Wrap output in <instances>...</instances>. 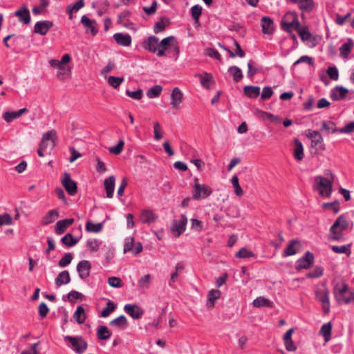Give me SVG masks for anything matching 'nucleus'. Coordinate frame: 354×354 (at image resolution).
<instances>
[{"label": "nucleus", "instance_id": "17", "mask_svg": "<svg viewBox=\"0 0 354 354\" xmlns=\"http://www.w3.org/2000/svg\"><path fill=\"white\" fill-rule=\"evenodd\" d=\"M261 26L263 34L272 35L274 32L275 26L271 17L263 16L261 19Z\"/></svg>", "mask_w": 354, "mask_h": 354}, {"label": "nucleus", "instance_id": "28", "mask_svg": "<svg viewBox=\"0 0 354 354\" xmlns=\"http://www.w3.org/2000/svg\"><path fill=\"white\" fill-rule=\"evenodd\" d=\"M158 216L151 210L143 209L140 214V221L143 223L149 224L155 221Z\"/></svg>", "mask_w": 354, "mask_h": 354}, {"label": "nucleus", "instance_id": "25", "mask_svg": "<svg viewBox=\"0 0 354 354\" xmlns=\"http://www.w3.org/2000/svg\"><path fill=\"white\" fill-rule=\"evenodd\" d=\"M115 178L113 175L110 176L108 178L104 180V186L107 198H113L115 189Z\"/></svg>", "mask_w": 354, "mask_h": 354}, {"label": "nucleus", "instance_id": "14", "mask_svg": "<svg viewBox=\"0 0 354 354\" xmlns=\"http://www.w3.org/2000/svg\"><path fill=\"white\" fill-rule=\"evenodd\" d=\"M315 297L316 299L322 303L324 313L328 314L330 311L329 291L328 289H325L321 292H317Z\"/></svg>", "mask_w": 354, "mask_h": 354}, {"label": "nucleus", "instance_id": "4", "mask_svg": "<svg viewBox=\"0 0 354 354\" xmlns=\"http://www.w3.org/2000/svg\"><path fill=\"white\" fill-rule=\"evenodd\" d=\"M68 347L71 348L77 354H82L88 348L87 342L82 336H64Z\"/></svg>", "mask_w": 354, "mask_h": 354}, {"label": "nucleus", "instance_id": "45", "mask_svg": "<svg viewBox=\"0 0 354 354\" xmlns=\"http://www.w3.org/2000/svg\"><path fill=\"white\" fill-rule=\"evenodd\" d=\"M101 249L105 251L106 262L104 263V265L108 266L111 260L114 257V248L111 245H104Z\"/></svg>", "mask_w": 354, "mask_h": 354}, {"label": "nucleus", "instance_id": "53", "mask_svg": "<svg viewBox=\"0 0 354 354\" xmlns=\"http://www.w3.org/2000/svg\"><path fill=\"white\" fill-rule=\"evenodd\" d=\"M67 297H68V300L71 302V303H75L77 300L80 299V300H82L83 299H84V295L77 291V290H71V292H69L67 295Z\"/></svg>", "mask_w": 354, "mask_h": 354}, {"label": "nucleus", "instance_id": "62", "mask_svg": "<svg viewBox=\"0 0 354 354\" xmlns=\"http://www.w3.org/2000/svg\"><path fill=\"white\" fill-rule=\"evenodd\" d=\"M327 75L330 79L333 80H337L339 78V71L336 66H329L326 70Z\"/></svg>", "mask_w": 354, "mask_h": 354}, {"label": "nucleus", "instance_id": "39", "mask_svg": "<svg viewBox=\"0 0 354 354\" xmlns=\"http://www.w3.org/2000/svg\"><path fill=\"white\" fill-rule=\"evenodd\" d=\"M332 324L330 322L323 324L320 328L319 334L322 335L325 342H328L330 340L331 337V331H332Z\"/></svg>", "mask_w": 354, "mask_h": 354}, {"label": "nucleus", "instance_id": "1", "mask_svg": "<svg viewBox=\"0 0 354 354\" xmlns=\"http://www.w3.org/2000/svg\"><path fill=\"white\" fill-rule=\"evenodd\" d=\"M180 46L177 39L174 36H169L159 40L158 57H165L167 55L174 61H177L180 55Z\"/></svg>", "mask_w": 354, "mask_h": 354}, {"label": "nucleus", "instance_id": "5", "mask_svg": "<svg viewBox=\"0 0 354 354\" xmlns=\"http://www.w3.org/2000/svg\"><path fill=\"white\" fill-rule=\"evenodd\" d=\"M328 171L332 176L331 179H328L322 176H318L315 178L317 188L319 190V194L325 198H329L333 191L334 177L333 174L330 171Z\"/></svg>", "mask_w": 354, "mask_h": 354}, {"label": "nucleus", "instance_id": "24", "mask_svg": "<svg viewBox=\"0 0 354 354\" xmlns=\"http://www.w3.org/2000/svg\"><path fill=\"white\" fill-rule=\"evenodd\" d=\"M171 104L175 109H178L180 107V104L183 101V93L179 88L176 87L173 89L171 95Z\"/></svg>", "mask_w": 354, "mask_h": 354}, {"label": "nucleus", "instance_id": "37", "mask_svg": "<svg viewBox=\"0 0 354 354\" xmlns=\"http://www.w3.org/2000/svg\"><path fill=\"white\" fill-rule=\"evenodd\" d=\"M109 325L111 326H117L120 329H125L129 326V323L126 317L123 315H121L115 319L111 320L109 322Z\"/></svg>", "mask_w": 354, "mask_h": 354}, {"label": "nucleus", "instance_id": "58", "mask_svg": "<svg viewBox=\"0 0 354 354\" xmlns=\"http://www.w3.org/2000/svg\"><path fill=\"white\" fill-rule=\"evenodd\" d=\"M124 145V141L122 139H120L118 144L114 146L111 147L109 149V151L111 153L115 154V155H119L122 153L123 148Z\"/></svg>", "mask_w": 354, "mask_h": 354}, {"label": "nucleus", "instance_id": "3", "mask_svg": "<svg viewBox=\"0 0 354 354\" xmlns=\"http://www.w3.org/2000/svg\"><path fill=\"white\" fill-rule=\"evenodd\" d=\"M334 296L339 304L354 303V291L351 290L346 283H342L340 287L336 286L334 288Z\"/></svg>", "mask_w": 354, "mask_h": 354}, {"label": "nucleus", "instance_id": "46", "mask_svg": "<svg viewBox=\"0 0 354 354\" xmlns=\"http://www.w3.org/2000/svg\"><path fill=\"white\" fill-rule=\"evenodd\" d=\"M228 71L232 75L233 80L235 82H240L243 77L241 70L238 66H230Z\"/></svg>", "mask_w": 354, "mask_h": 354}, {"label": "nucleus", "instance_id": "20", "mask_svg": "<svg viewBox=\"0 0 354 354\" xmlns=\"http://www.w3.org/2000/svg\"><path fill=\"white\" fill-rule=\"evenodd\" d=\"M301 247L300 241L297 239H292L283 252V257H286L297 254Z\"/></svg>", "mask_w": 354, "mask_h": 354}, {"label": "nucleus", "instance_id": "12", "mask_svg": "<svg viewBox=\"0 0 354 354\" xmlns=\"http://www.w3.org/2000/svg\"><path fill=\"white\" fill-rule=\"evenodd\" d=\"M91 263L88 260H82L77 265V271L80 279L84 280L90 276Z\"/></svg>", "mask_w": 354, "mask_h": 354}, {"label": "nucleus", "instance_id": "6", "mask_svg": "<svg viewBox=\"0 0 354 354\" xmlns=\"http://www.w3.org/2000/svg\"><path fill=\"white\" fill-rule=\"evenodd\" d=\"M193 196L194 200H201L209 197L212 193V189L210 187L205 184H199L195 183L193 186Z\"/></svg>", "mask_w": 354, "mask_h": 354}, {"label": "nucleus", "instance_id": "32", "mask_svg": "<svg viewBox=\"0 0 354 354\" xmlns=\"http://www.w3.org/2000/svg\"><path fill=\"white\" fill-rule=\"evenodd\" d=\"M353 45L354 43L352 39L348 38L347 41L342 44L339 48L340 56L343 58H348L353 49Z\"/></svg>", "mask_w": 354, "mask_h": 354}, {"label": "nucleus", "instance_id": "47", "mask_svg": "<svg viewBox=\"0 0 354 354\" xmlns=\"http://www.w3.org/2000/svg\"><path fill=\"white\" fill-rule=\"evenodd\" d=\"M166 20L168 23H169V19L161 17L160 21L155 23L153 26V32L156 34H158L160 32H163L165 30V24L164 23V20Z\"/></svg>", "mask_w": 354, "mask_h": 354}, {"label": "nucleus", "instance_id": "19", "mask_svg": "<svg viewBox=\"0 0 354 354\" xmlns=\"http://www.w3.org/2000/svg\"><path fill=\"white\" fill-rule=\"evenodd\" d=\"M74 221L75 220L73 218L58 221L55 226V232L59 235L64 234L67 228L71 225Z\"/></svg>", "mask_w": 354, "mask_h": 354}, {"label": "nucleus", "instance_id": "34", "mask_svg": "<svg viewBox=\"0 0 354 354\" xmlns=\"http://www.w3.org/2000/svg\"><path fill=\"white\" fill-rule=\"evenodd\" d=\"M297 32H298L299 36L303 41L312 42L315 40V37L312 36V34L309 31L308 27L306 26H301L299 30H297Z\"/></svg>", "mask_w": 354, "mask_h": 354}, {"label": "nucleus", "instance_id": "41", "mask_svg": "<svg viewBox=\"0 0 354 354\" xmlns=\"http://www.w3.org/2000/svg\"><path fill=\"white\" fill-rule=\"evenodd\" d=\"M200 77V82L203 88L209 89L210 88L209 83H214V77L212 73H205V76L201 74L196 75Z\"/></svg>", "mask_w": 354, "mask_h": 354}, {"label": "nucleus", "instance_id": "30", "mask_svg": "<svg viewBox=\"0 0 354 354\" xmlns=\"http://www.w3.org/2000/svg\"><path fill=\"white\" fill-rule=\"evenodd\" d=\"M221 292L219 290L212 289L207 294V306L208 308H212L215 306L216 300L219 299Z\"/></svg>", "mask_w": 354, "mask_h": 354}, {"label": "nucleus", "instance_id": "54", "mask_svg": "<svg viewBox=\"0 0 354 354\" xmlns=\"http://www.w3.org/2000/svg\"><path fill=\"white\" fill-rule=\"evenodd\" d=\"M230 182L234 187L235 194L238 196H242L243 194V192L241 187L239 185L238 176L236 175L233 176L230 180Z\"/></svg>", "mask_w": 354, "mask_h": 354}, {"label": "nucleus", "instance_id": "27", "mask_svg": "<svg viewBox=\"0 0 354 354\" xmlns=\"http://www.w3.org/2000/svg\"><path fill=\"white\" fill-rule=\"evenodd\" d=\"M295 149L293 156L297 161H301L304 158V147L302 142L297 138L294 139Z\"/></svg>", "mask_w": 354, "mask_h": 354}, {"label": "nucleus", "instance_id": "40", "mask_svg": "<svg viewBox=\"0 0 354 354\" xmlns=\"http://www.w3.org/2000/svg\"><path fill=\"white\" fill-rule=\"evenodd\" d=\"M351 243L344 245L341 246L338 245H330V248L333 252L337 254H345L348 257L351 254Z\"/></svg>", "mask_w": 354, "mask_h": 354}, {"label": "nucleus", "instance_id": "63", "mask_svg": "<svg viewBox=\"0 0 354 354\" xmlns=\"http://www.w3.org/2000/svg\"><path fill=\"white\" fill-rule=\"evenodd\" d=\"M205 55L212 58L216 59V60H218V61L222 60L221 55H220L218 51L216 49H214L212 48H207L205 49Z\"/></svg>", "mask_w": 354, "mask_h": 354}, {"label": "nucleus", "instance_id": "29", "mask_svg": "<svg viewBox=\"0 0 354 354\" xmlns=\"http://www.w3.org/2000/svg\"><path fill=\"white\" fill-rule=\"evenodd\" d=\"M81 237L82 236H80V237H75L72 234L67 233L63 237H62L60 241L65 246L71 248L79 242Z\"/></svg>", "mask_w": 354, "mask_h": 354}, {"label": "nucleus", "instance_id": "16", "mask_svg": "<svg viewBox=\"0 0 354 354\" xmlns=\"http://www.w3.org/2000/svg\"><path fill=\"white\" fill-rule=\"evenodd\" d=\"M187 223V216L182 214L180 220H174L171 230L172 232H176V236H180L185 231Z\"/></svg>", "mask_w": 354, "mask_h": 354}, {"label": "nucleus", "instance_id": "18", "mask_svg": "<svg viewBox=\"0 0 354 354\" xmlns=\"http://www.w3.org/2000/svg\"><path fill=\"white\" fill-rule=\"evenodd\" d=\"M15 15L18 17L19 21L24 24H29L31 21L30 11L25 5L15 12Z\"/></svg>", "mask_w": 354, "mask_h": 354}, {"label": "nucleus", "instance_id": "13", "mask_svg": "<svg viewBox=\"0 0 354 354\" xmlns=\"http://www.w3.org/2000/svg\"><path fill=\"white\" fill-rule=\"evenodd\" d=\"M294 18L292 19L290 21H286L284 20H281L280 22L281 28L286 32H291L292 29L294 28L296 31L299 30L301 26V23L298 19V15H293Z\"/></svg>", "mask_w": 354, "mask_h": 354}, {"label": "nucleus", "instance_id": "36", "mask_svg": "<svg viewBox=\"0 0 354 354\" xmlns=\"http://www.w3.org/2000/svg\"><path fill=\"white\" fill-rule=\"evenodd\" d=\"M112 335L107 326L100 325L97 328V337L99 340H107Z\"/></svg>", "mask_w": 354, "mask_h": 354}, {"label": "nucleus", "instance_id": "60", "mask_svg": "<svg viewBox=\"0 0 354 354\" xmlns=\"http://www.w3.org/2000/svg\"><path fill=\"white\" fill-rule=\"evenodd\" d=\"M124 81L123 77L109 76L108 83L114 88H117Z\"/></svg>", "mask_w": 354, "mask_h": 354}, {"label": "nucleus", "instance_id": "57", "mask_svg": "<svg viewBox=\"0 0 354 354\" xmlns=\"http://www.w3.org/2000/svg\"><path fill=\"white\" fill-rule=\"evenodd\" d=\"M311 147H316L317 150H325V145L324 144L323 138L321 134L319 136L311 140Z\"/></svg>", "mask_w": 354, "mask_h": 354}, {"label": "nucleus", "instance_id": "44", "mask_svg": "<svg viewBox=\"0 0 354 354\" xmlns=\"http://www.w3.org/2000/svg\"><path fill=\"white\" fill-rule=\"evenodd\" d=\"M272 304V302L271 301L263 297H259L253 301V305L257 308L271 307Z\"/></svg>", "mask_w": 354, "mask_h": 354}, {"label": "nucleus", "instance_id": "59", "mask_svg": "<svg viewBox=\"0 0 354 354\" xmlns=\"http://www.w3.org/2000/svg\"><path fill=\"white\" fill-rule=\"evenodd\" d=\"M108 283L113 288H122L123 286L122 281L118 277H111L108 279Z\"/></svg>", "mask_w": 354, "mask_h": 354}, {"label": "nucleus", "instance_id": "42", "mask_svg": "<svg viewBox=\"0 0 354 354\" xmlns=\"http://www.w3.org/2000/svg\"><path fill=\"white\" fill-rule=\"evenodd\" d=\"M116 308L117 305L115 304V302L109 299L106 302V306L101 311L100 316L102 317H107L116 309Z\"/></svg>", "mask_w": 354, "mask_h": 354}, {"label": "nucleus", "instance_id": "15", "mask_svg": "<svg viewBox=\"0 0 354 354\" xmlns=\"http://www.w3.org/2000/svg\"><path fill=\"white\" fill-rule=\"evenodd\" d=\"M53 26V22L49 20H44L37 21L35 26L33 32L44 36L48 30Z\"/></svg>", "mask_w": 354, "mask_h": 354}, {"label": "nucleus", "instance_id": "49", "mask_svg": "<svg viewBox=\"0 0 354 354\" xmlns=\"http://www.w3.org/2000/svg\"><path fill=\"white\" fill-rule=\"evenodd\" d=\"M324 274V268L321 266L315 267L313 271L306 274V277L308 279H316L321 277Z\"/></svg>", "mask_w": 354, "mask_h": 354}, {"label": "nucleus", "instance_id": "64", "mask_svg": "<svg viewBox=\"0 0 354 354\" xmlns=\"http://www.w3.org/2000/svg\"><path fill=\"white\" fill-rule=\"evenodd\" d=\"M203 8L200 5H194L190 9L191 15L193 19L200 18L202 15Z\"/></svg>", "mask_w": 354, "mask_h": 354}, {"label": "nucleus", "instance_id": "11", "mask_svg": "<svg viewBox=\"0 0 354 354\" xmlns=\"http://www.w3.org/2000/svg\"><path fill=\"white\" fill-rule=\"evenodd\" d=\"M124 310L127 314L134 319H140L145 313V310L136 304H127L124 306Z\"/></svg>", "mask_w": 354, "mask_h": 354}, {"label": "nucleus", "instance_id": "52", "mask_svg": "<svg viewBox=\"0 0 354 354\" xmlns=\"http://www.w3.org/2000/svg\"><path fill=\"white\" fill-rule=\"evenodd\" d=\"M235 257L240 259L250 258L255 257L253 252L249 250L245 247L241 248L236 254Z\"/></svg>", "mask_w": 354, "mask_h": 354}, {"label": "nucleus", "instance_id": "51", "mask_svg": "<svg viewBox=\"0 0 354 354\" xmlns=\"http://www.w3.org/2000/svg\"><path fill=\"white\" fill-rule=\"evenodd\" d=\"M73 259V254L72 253H65L58 261V266L61 268H65L71 263Z\"/></svg>", "mask_w": 354, "mask_h": 354}, {"label": "nucleus", "instance_id": "61", "mask_svg": "<svg viewBox=\"0 0 354 354\" xmlns=\"http://www.w3.org/2000/svg\"><path fill=\"white\" fill-rule=\"evenodd\" d=\"M56 135V131L55 130H50L47 131L46 133H44L42 136V140H44L46 142L50 141L52 144V147H54L55 145V136Z\"/></svg>", "mask_w": 354, "mask_h": 354}, {"label": "nucleus", "instance_id": "48", "mask_svg": "<svg viewBox=\"0 0 354 354\" xmlns=\"http://www.w3.org/2000/svg\"><path fill=\"white\" fill-rule=\"evenodd\" d=\"M337 132L341 133H350L354 132V121L350 122L342 128H334L333 129V133Z\"/></svg>", "mask_w": 354, "mask_h": 354}, {"label": "nucleus", "instance_id": "8", "mask_svg": "<svg viewBox=\"0 0 354 354\" xmlns=\"http://www.w3.org/2000/svg\"><path fill=\"white\" fill-rule=\"evenodd\" d=\"M314 261V254L311 252L307 251L303 257L296 261L295 269L297 271L302 269H308L313 264Z\"/></svg>", "mask_w": 354, "mask_h": 354}, {"label": "nucleus", "instance_id": "21", "mask_svg": "<svg viewBox=\"0 0 354 354\" xmlns=\"http://www.w3.org/2000/svg\"><path fill=\"white\" fill-rule=\"evenodd\" d=\"M348 93V90L342 86H336L330 93V98L333 101L344 100Z\"/></svg>", "mask_w": 354, "mask_h": 354}, {"label": "nucleus", "instance_id": "35", "mask_svg": "<svg viewBox=\"0 0 354 354\" xmlns=\"http://www.w3.org/2000/svg\"><path fill=\"white\" fill-rule=\"evenodd\" d=\"M85 5L84 0H77L75 3L68 5L66 7V13L69 15V19H72L73 12H77Z\"/></svg>", "mask_w": 354, "mask_h": 354}, {"label": "nucleus", "instance_id": "2", "mask_svg": "<svg viewBox=\"0 0 354 354\" xmlns=\"http://www.w3.org/2000/svg\"><path fill=\"white\" fill-rule=\"evenodd\" d=\"M349 226V222L346 219L345 214H341L335 221L329 230L328 237L332 241L344 240L342 232L346 230Z\"/></svg>", "mask_w": 354, "mask_h": 354}, {"label": "nucleus", "instance_id": "33", "mask_svg": "<svg viewBox=\"0 0 354 354\" xmlns=\"http://www.w3.org/2000/svg\"><path fill=\"white\" fill-rule=\"evenodd\" d=\"M70 281L71 277L68 270H64L59 272L55 280L57 286L68 284Z\"/></svg>", "mask_w": 354, "mask_h": 354}, {"label": "nucleus", "instance_id": "50", "mask_svg": "<svg viewBox=\"0 0 354 354\" xmlns=\"http://www.w3.org/2000/svg\"><path fill=\"white\" fill-rule=\"evenodd\" d=\"M162 91V87L160 85H155L150 88L147 91V95L149 98H155L158 97Z\"/></svg>", "mask_w": 354, "mask_h": 354}, {"label": "nucleus", "instance_id": "56", "mask_svg": "<svg viewBox=\"0 0 354 354\" xmlns=\"http://www.w3.org/2000/svg\"><path fill=\"white\" fill-rule=\"evenodd\" d=\"M102 243V241H99L97 239H89L86 242V247L91 252H95L99 250V247Z\"/></svg>", "mask_w": 354, "mask_h": 354}, {"label": "nucleus", "instance_id": "26", "mask_svg": "<svg viewBox=\"0 0 354 354\" xmlns=\"http://www.w3.org/2000/svg\"><path fill=\"white\" fill-rule=\"evenodd\" d=\"M59 216V213L57 209H50L44 216L42 217L41 224L43 225H48L53 223Z\"/></svg>", "mask_w": 354, "mask_h": 354}, {"label": "nucleus", "instance_id": "9", "mask_svg": "<svg viewBox=\"0 0 354 354\" xmlns=\"http://www.w3.org/2000/svg\"><path fill=\"white\" fill-rule=\"evenodd\" d=\"M158 44L159 38L155 35H150L142 41L141 46L151 53H156Z\"/></svg>", "mask_w": 354, "mask_h": 354}, {"label": "nucleus", "instance_id": "10", "mask_svg": "<svg viewBox=\"0 0 354 354\" xmlns=\"http://www.w3.org/2000/svg\"><path fill=\"white\" fill-rule=\"evenodd\" d=\"M80 23L84 26L86 33H90L92 36H95L97 34V24L95 19H91L86 15H83L81 17Z\"/></svg>", "mask_w": 354, "mask_h": 354}, {"label": "nucleus", "instance_id": "55", "mask_svg": "<svg viewBox=\"0 0 354 354\" xmlns=\"http://www.w3.org/2000/svg\"><path fill=\"white\" fill-rule=\"evenodd\" d=\"M322 208L324 209L332 208L333 213L337 214L340 210L339 202V201L336 200L330 203H324L322 204Z\"/></svg>", "mask_w": 354, "mask_h": 354}, {"label": "nucleus", "instance_id": "23", "mask_svg": "<svg viewBox=\"0 0 354 354\" xmlns=\"http://www.w3.org/2000/svg\"><path fill=\"white\" fill-rule=\"evenodd\" d=\"M286 1L294 4H299V8L305 12H310L314 8L313 0H286Z\"/></svg>", "mask_w": 354, "mask_h": 354}, {"label": "nucleus", "instance_id": "7", "mask_svg": "<svg viewBox=\"0 0 354 354\" xmlns=\"http://www.w3.org/2000/svg\"><path fill=\"white\" fill-rule=\"evenodd\" d=\"M62 186L70 196H75L78 191L77 184L71 179V174L65 171L61 180Z\"/></svg>", "mask_w": 354, "mask_h": 354}, {"label": "nucleus", "instance_id": "43", "mask_svg": "<svg viewBox=\"0 0 354 354\" xmlns=\"http://www.w3.org/2000/svg\"><path fill=\"white\" fill-rule=\"evenodd\" d=\"M73 317L79 324H83L86 320L85 310L82 306H77L73 314Z\"/></svg>", "mask_w": 354, "mask_h": 354}, {"label": "nucleus", "instance_id": "31", "mask_svg": "<svg viewBox=\"0 0 354 354\" xmlns=\"http://www.w3.org/2000/svg\"><path fill=\"white\" fill-rule=\"evenodd\" d=\"M243 94L249 98H257L260 95V87L247 85L243 87Z\"/></svg>", "mask_w": 354, "mask_h": 354}, {"label": "nucleus", "instance_id": "38", "mask_svg": "<svg viewBox=\"0 0 354 354\" xmlns=\"http://www.w3.org/2000/svg\"><path fill=\"white\" fill-rule=\"evenodd\" d=\"M104 223V221L97 223H93L92 221H88L86 223V231L87 232L99 233L103 229Z\"/></svg>", "mask_w": 354, "mask_h": 354}, {"label": "nucleus", "instance_id": "22", "mask_svg": "<svg viewBox=\"0 0 354 354\" xmlns=\"http://www.w3.org/2000/svg\"><path fill=\"white\" fill-rule=\"evenodd\" d=\"M113 38L120 46L127 47L131 44L132 39L128 33L117 32L113 35Z\"/></svg>", "mask_w": 354, "mask_h": 354}]
</instances>
